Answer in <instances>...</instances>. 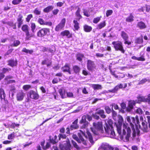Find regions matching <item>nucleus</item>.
I'll list each match as a JSON object with an SVG mask.
<instances>
[{"mask_svg":"<svg viewBox=\"0 0 150 150\" xmlns=\"http://www.w3.org/2000/svg\"><path fill=\"white\" fill-rule=\"evenodd\" d=\"M98 109H96V111H97V113H98V114L100 115V117L103 119L105 118L106 116L105 114V112L103 110H98Z\"/></svg>","mask_w":150,"mask_h":150,"instance_id":"6ab92c4d","label":"nucleus"},{"mask_svg":"<svg viewBox=\"0 0 150 150\" xmlns=\"http://www.w3.org/2000/svg\"><path fill=\"white\" fill-rule=\"evenodd\" d=\"M86 115H83L82 117L80 123L81 127L82 129H86L87 128L88 125V122L86 121Z\"/></svg>","mask_w":150,"mask_h":150,"instance_id":"9b49d317","label":"nucleus"},{"mask_svg":"<svg viewBox=\"0 0 150 150\" xmlns=\"http://www.w3.org/2000/svg\"><path fill=\"white\" fill-rule=\"evenodd\" d=\"M80 9L79 8H78L76 13V15L77 17L76 19L78 21H79L82 17L80 14Z\"/></svg>","mask_w":150,"mask_h":150,"instance_id":"c756f323","label":"nucleus"},{"mask_svg":"<svg viewBox=\"0 0 150 150\" xmlns=\"http://www.w3.org/2000/svg\"><path fill=\"white\" fill-rule=\"evenodd\" d=\"M127 86V84L126 83H125L123 84L120 83L118 84L115 86L114 89L109 90L107 92H111L112 93H116L119 89L122 88H126Z\"/></svg>","mask_w":150,"mask_h":150,"instance_id":"1a4fd4ad","label":"nucleus"},{"mask_svg":"<svg viewBox=\"0 0 150 150\" xmlns=\"http://www.w3.org/2000/svg\"><path fill=\"white\" fill-rule=\"evenodd\" d=\"M84 29L85 31L88 32H90L92 28L90 26L88 25H85L84 26Z\"/></svg>","mask_w":150,"mask_h":150,"instance_id":"4c0bfd02","label":"nucleus"},{"mask_svg":"<svg viewBox=\"0 0 150 150\" xmlns=\"http://www.w3.org/2000/svg\"><path fill=\"white\" fill-rule=\"evenodd\" d=\"M34 13L37 15H39L41 14V11L37 8L34 11Z\"/></svg>","mask_w":150,"mask_h":150,"instance_id":"864d4df0","label":"nucleus"},{"mask_svg":"<svg viewBox=\"0 0 150 150\" xmlns=\"http://www.w3.org/2000/svg\"><path fill=\"white\" fill-rule=\"evenodd\" d=\"M22 1V0H13L12 1V3L14 5H17L20 4Z\"/></svg>","mask_w":150,"mask_h":150,"instance_id":"3c124183","label":"nucleus"},{"mask_svg":"<svg viewBox=\"0 0 150 150\" xmlns=\"http://www.w3.org/2000/svg\"><path fill=\"white\" fill-rule=\"evenodd\" d=\"M106 25L105 22V21L100 23L97 26V28L100 29L104 27Z\"/></svg>","mask_w":150,"mask_h":150,"instance_id":"f704fd0d","label":"nucleus"},{"mask_svg":"<svg viewBox=\"0 0 150 150\" xmlns=\"http://www.w3.org/2000/svg\"><path fill=\"white\" fill-rule=\"evenodd\" d=\"M23 16L21 14H19L17 18V21L18 22H22L23 21V20L22 19Z\"/></svg>","mask_w":150,"mask_h":150,"instance_id":"49530a36","label":"nucleus"},{"mask_svg":"<svg viewBox=\"0 0 150 150\" xmlns=\"http://www.w3.org/2000/svg\"><path fill=\"white\" fill-rule=\"evenodd\" d=\"M134 16L132 13H130L129 16L126 18V21L128 22H132L134 21Z\"/></svg>","mask_w":150,"mask_h":150,"instance_id":"72a5a7b5","label":"nucleus"},{"mask_svg":"<svg viewBox=\"0 0 150 150\" xmlns=\"http://www.w3.org/2000/svg\"><path fill=\"white\" fill-rule=\"evenodd\" d=\"M20 42L18 40H15L13 44H12L11 46H17L20 44Z\"/></svg>","mask_w":150,"mask_h":150,"instance_id":"603ef678","label":"nucleus"},{"mask_svg":"<svg viewBox=\"0 0 150 150\" xmlns=\"http://www.w3.org/2000/svg\"><path fill=\"white\" fill-rule=\"evenodd\" d=\"M134 110L139 115L142 114L143 113V112L142 110L140 108H136V109H134Z\"/></svg>","mask_w":150,"mask_h":150,"instance_id":"c03bdc74","label":"nucleus"},{"mask_svg":"<svg viewBox=\"0 0 150 150\" xmlns=\"http://www.w3.org/2000/svg\"><path fill=\"white\" fill-rule=\"evenodd\" d=\"M78 120L76 119L75 120L71 125L70 128L67 127L66 129L67 131L66 133L67 134H69L70 133V130H72L74 129H76L78 127V126L77 125Z\"/></svg>","mask_w":150,"mask_h":150,"instance_id":"ddd939ff","label":"nucleus"},{"mask_svg":"<svg viewBox=\"0 0 150 150\" xmlns=\"http://www.w3.org/2000/svg\"><path fill=\"white\" fill-rule=\"evenodd\" d=\"M136 123L135 122L136 120L134 117H130L128 116L127 117V121L129 123L132 129L135 130L134 128V125L136 126V128L138 129V126L140 128L141 125H139V122L138 119V117L136 116Z\"/></svg>","mask_w":150,"mask_h":150,"instance_id":"423d86ee","label":"nucleus"},{"mask_svg":"<svg viewBox=\"0 0 150 150\" xmlns=\"http://www.w3.org/2000/svg\"><path fill=\"white\" fill-rule=\"evenodd\" d=\"M72 142L74 147L76 148V149H79V147L77 145L76 143L73 140L72 141Z\"/></svg>","mask_w":150,"mask_h":150,"instance_id":"680f3d73","label":"nucleus"},{"mask_svg":"<svg viewBox=\"0 0 150 150\" xmlns=\"http://www.w3.org/2000/svg\"><path fill=\"white\" fill-rule=\"evenodd\" d=\"M22 30L25 33V39L26 40H31V34H30L29 32V27L27 25H23L22 27Z\"/></svg>","mask_w":150,"mask_h":150,"instance_id":"6e6552de","label":"nucleus"},{"mask_svg":"<svg viewBox=\"0 0 150 150\" xmlns=\"http://www.w3.org/2000/svg\"><path fill=\"white\" fill-rule=\"evenodd\" d=\"M33 17V15L32 14H30L28 15L27 17L26 18V21L27 22H29L30 19Z\"/></svg>","mask_w":150,"mask_h":150,"instance_id":"338daca9","label":"nucleus"},{"mask_svg":"<svg viewBox=\"0 0 150 150\" xmlns=\"http://www.w3.org/2000/svg\"><path fill=\"white\" fill-rule=\"evenodd\" d=\"M117 133L120 136V139L124 142H128L129 138L131 137V131L129 127L125 124H123V129L122 130L120 126H117Z\"/></svg>","mask_w":150,"mask_h":150,"instance_id":"f03ea898","label":"nucleus"},{"mask_svg":"<svg viewBox=\"0 0 150 150\" xmlns=\"http://www.w3.org/2000/svg\"><path fill=\"white\" fill-rule=\"evenodd\" d=\"M62 70L64 72H67L69 74H71L70 68L69 65L67 64H66L64 67H62Z\"/></svg>","mask_w":150,"mask_h":150,"instance_id":"b1692460","label":"nucleus"},{"mask_svg":"<svg viewBox=\"0 0 150 150\" xmlns=\"http://www.w3.org/2000/svg\"><path fill=\"white\" fill-rule=\"evenodd\" d=\"M66 134H59L58 135L59 139L63 141L62 143L60 144L59 146L62 150H70L71 145L69 139L67 138Z\"/></svg>","mask_w":150,"mask_h":150,"instance_id":"7ed1b4c3","label":"nucleus"},{"mask_svg":"<svg viewBox=\"0 0 150 150\" xmlns=\"http://www.w3.org/2000/svg\"><path fill=\"white\" fill-rule=\"evenodd\" d=\"M15 137L14 134V133H12L8 136V139H13Z\"/></svg>","mask_w":150,"mask_h":150,"instance_id":"bf43d9fd","label":"nucleus"},{"mask_svg":"<svg viewBox=\"0 0 150 150\" xmlns=\"http://www.w3.org/2000/svg\"><path fill=\"white\" fill-rule=\"evenodd\" d=\"M94 114L92 115L93 117L95 119L98 120L100 118L99 116L98 115V113H97V111Z\"/></svg>","mask_w":150,"mask_h":150,"instance_id":"4d7b16f0","label":"nucleus"},{"mask_svg":"<svg viewBox=\"0 0 150 150\" xmlns=\"http://www.w3.org/2000/svg\"><path fill=\"white\" fill-rule=\"evenodd\" d=\"M59 93L62 98L66 97V93H65V90L64 89H60L59 91Z\"/></svg>","mask_w":150,"mask_h":150,"instance_id":"5701e85b","label":"nucleus"},{"mask_svg":"<svg viewBox=\"0 0 150 150\" xmlns=\"http://www.w3.org/2000/svg\"><path fill=\"white\" fill-rule=\"evenodd\" d=\"M100 17H98L95 18L93 20V23H97L100 20Z\"/></svg>","mask_w":150,"mask_h":150,"instance_id":"13d9d810","label":"nucleus"},{"mask_svg":"<svg viewBox=\"0 0 150 150\" xmlns=\"http://www.w3.org/2000/svg\"><path fill=\"white\" fill-rule=\"evenodd\" d=\"M8 65L11 67H13L14 66H16L17 62L16 61H14L13 60H10L8 61Z\"/></svg>","mask_w":150,"mask_h":150,"instance_id":"bb28decb","label":"nucleus"},{"mask_svg":"<svg viewBox=\"0 0 150 150\" xmlns=\"http://www.w3.org/2000/svg\"><path fill=\"white\" fill-rule=\"evenodd\" d=\"M74 23V27L76 30H78L79 28V23L78 21L76 20H74L73 21Z\"/></svg>","mask_w":150,"mask_h":150,"instance_id":"2f4dec72","label":"nucleus"},{"mask_svg":"<svg viewBox=\"0 0 150 150\" xmlns=\"http://www.w3.org/2000/svg\"><path fill=\"white\" fill-rule=\"evenodd\" d=\"M11 69L9 68H4L2 69V73H3V74H5L6 73L11 71Z\"/></svg>","mask_w":150,"mask_h":150,"instance_id":"a18cd8bd","label":"nucleus"},{"mask_svg":"<svg viewBox=\"0 0 150 150\" xmlns=\"http://www.w3.org/2000/svg\"><path fill=\"white\" fill-rule=\"evenodd\" d=\"M92 86L95 90L100 89L102 88L101 86L99 84H93Z\"/></svg>","mask_w":150,"mask_h":150,"instance_id":"58836bf2","label":"nucleus"},{"mask_svg":"<svg viewBox=\"0 0 150 150\" xmlns=\"http://www.w3.org/2000/svg\"><path fill=\"white\" fill-rule=\"evenodd\" d=\"M96 66L93 61L88 60L87 61V68L88 70L92 71L95 68Z\"/></svg>","mask_w":150,"mask_h":150,"instance_id":"4468645a","label":"nucleus"},{"mask_svg":"<svg viewBox=\"0 0 150 150\" xmlns=\"http://www.w3.org/2000/svg\"><path fill=\"white\" fill-rule=\"evenodd\" d=\"M137 98L138 99V101L140 102H147L146 99V96H142L141 95H139L137 96Z\"/></svg>","mask_w":150,"mask_h":150,"instance_id":"393cba45","label":"nucleus"},{"mask_svg":"<svg viewBox=\"0 0 150 150\" xmlns=\"http://www.w3.org/2000/svg\"><path fill=\"white\" fill-rule=\"evenodd\" d=\"M78 137L76 134H73L72 137L73 138L76 140L77 142L82 145V146H86L88 142L87 139L91 144L93 143V141L91 134L88 131H87L86 134L80 130L78 133Z\"/></svg>","mask_w":150,"mask_h":150,"instance_id":"f257e3e1","label":"nucleus"},{"mask_svg":"<svg viewBox=\"0 0 150 150\" xmlns=\"http://www.w3.org/2000/svg\"><path fill=\"white\" fill-rule=\"evenodd\" d=\"M6 95L4 90L2 88H0V98L1 99L4 100Z\"/></svg>","mask_w":150,"mask_h":150,"instance_id":"7c9ffc66","label":"nucleus"},{"mask_svg":"<svg viewBox=\"0 0 150 150\" xmlns=\"http://www.w3.org/2000/svg\"><path fill=\"white\" fill-rule=\"evenodd\" d=\"M45 51L50 52L52 53L53 54L55 51V47L54 46H52L49 48H45Z\"/></svg>","mask_w":150,"mask_h":150,"instance_id":"c85d7f7f","label":"nucleus"},{"mask_svg":"<svg viewBox=\"0 0 150 150\" xmlns=\"http://www.w3.org/2000/svg\"><path fill=\"white\" fill-rule=\"evenodd\" d=\"M66 21V19L65 18H63L60 23L56 26L55 29V30L58 31L62 29L65 26Z\"/></svg>","mask_w":150,"mask_h":150,"instance_id":"9d476101","label":"nucleus"},{"mask_svg":"<svg viewBox=\"0 0 150 150\" xmlns=\"http://www.w3.org/2000/svg\"><path fill=\"white\" fill-rule=\"evenodd\" d=\"M109 69L110 70V72L111 74L113 75L116 78H118V76L117 75H116V74H115V71H113L111 69V68H110V66H109Z\"/></svg>","mask_w":150,"mask_h":150,"instance_id":"5fc2aeb1","label":"nucleus"},{"mask_svg":"<svg viewBox=\"0 0 150 150\" xmlns=\"http://www.w3.org/2000/svg\"><path fill=\"white\" fill-rule=\"evenodd\" d=\"M73 69L74 72L76 74L79 73L80 71V68L76 65L74 66L73 67Z\"/></svg>","mask_w":150,"mask_h":150,"instance_id":"ea45409f","label":"nucleus"},{"mask_svg":"<svg viewBox=\"0 0 150 150\" xmlns=\"http://www.w3.org/2000/svg\"><path fill=\"white\" fill-rule=\"evenodd\" d=\"M147 81L146 79H144L140 81L139 83V84H143Z\"/></svg>","mask_w":150,"mask_h":150,"instance_id":"e2e57ef3","label":"nucleus"},{"mask_svg":"<svg viewBox=\"0 0 150 150\" xmlns=\"http://www.w3.org/2000/svg\"><path fill=\"white\" fill-rule=\"evenodd\" d=\"M105 109L106 112L108 114L112 112L111 110L108 106H105Z\"/></svg>","mask_w":150,"mask_h":150,"instance_id":"de8ad7c7","label":"nucleus"},{"mask_svg":"<svg viewBox=\"0 0 150 150\" xmlns=\"http://www.w3.org/2000/svg\"><path fill=\"white\" fill-rule=\"evenodd\" d=\"M106 133L108 137L111 138H115L116 134L112 124L109 123H106L104 126Z\"/></svg>","mask_w":150,"mask_h":150,"instance_id":"39448f33","label":"nucleus"},{"mask_svg":"<svg viewBox=\"0 0 150 150\" xmlns=\"http://www.w3.org/2000/svg\"><path fill=\"white\" fill-rule=\"evenodd\" d=\"M25 96V93L23 91L18 92L16 96L17 100L18 101H21L23 100L24 97Z\"/></svg>","mask_w":150,"mask_h":150,"instance_id":"f3484780","label":"nucleus"},{"mask_svg":"<svg viewBox=\"0 0 150 150\" xmlns=\"http://www.w3.org/2000/svg\"><path fill=\"white\" fill-rule=\"evenodd\" d=\"M29 95L31 98L34 99H37L39 97L38 94L35 91L32 90L29 92Z\"/></svg>","mask_w":150,"mask_h":150,"instance_id":"a211bd4d","label":"nucleus"},{"mask_svg":"<svg viewBox=\"0 0 150 150\" xmlns=\"http://www.w3.org/2000/svg\"><path fill=\"white\" fill-rule=\"evenodd\" d=\"M142 127L141 126L140 128L138 126L139 129H141L144 132H146L147 129V126L146 122H142Z\"/></svg>","mask_w":150,"mask_h":150,"instance_id":"4be33fe9","label":"nucleus"},{"mask_svg":"<svg viewBox=\"0 0 150 150\" xmlns=\"http://www.w3.org/2000/svg\"><path fill=\"white\" fill-rule=\"evenodd\" d=\"M146 99L147 102L150 104V94H149L147 96H146Z\"/></svg>","mask_w":150,"mask_h":150,"instance_id":"774afa93","label":"nucleus"},{"mask_svg":"<svg viewBox=\"0 0 150 150\" xmlns=\"http://www.w3.org/2000/svg\"><path fill=\"white\" fill-rule=\"evenodd\" d=\"M98 150H119L118 148H115L114 150L113 149L111 148L109 149L108 146L107 145H102L101 148L99 149Z\"/></svg>","mask_w":150,"mask_h":150,"instance_id":"412c9836","label":"nucleus"},{"mask_svg":"<svg viewBox=\"0 0 150 150\" xmlns=\"http://www.w3.org/2000/svg\"><path fill=\"white\" fill-rule=\"evenodd\" d=\"M45 21L41 18H39L38 20V22L41 25H44Z\"/></svg>","mask_w":150,"mask_h":150,"instance_id":"8fccbe9b","label":"nucleus"},{"mask_svg":"<svg viewBox=\"0 0 150 150\" xmlns=\"http://www.w3.org/2000/svg\"><path fill=\"white\" fill-rule=\"evenodd\" d=\"M137 26L141 29H144L146 28L145 24L142 21L138 23H137Z\"/></svg>","mask_w":150,"mask_h":150,"instance_id":"473e14b6","label":"nucleus"},{"mask_svg":"<svg viewBox=\"0 0 150 150\" xmlns=\"http://www.w3.org/2000/svg\"><path fill=\"white\" fill-rule=\"evenodd\" d=\"M57 137L56 136H55L54 137L52 140H50L51 142L53 144H54L56 143H57L58 141L57 139Z\"/></svg>","mask_w":150,"mask_h":150,"instance_id":"09e8293b","label":"nucleus"},{"mask_svg":"<svg viewBox=\"0 0 150 150\" xmlns=\"http://www.w3.org/2000/svg\"><path fill=\"white\" fill-rule=\"evenodd\" d=\"M61 35L64 36H66L69 38L71 36V35L69 31L68 30H65L64 31L61 32Z\"/></svg>","mask_w":150,"mask_h":150,"instance_id":"cd10ccee","label":"nucleus"},{"mask_svg":"<svg viewBox=\"0 0 150 150\" xmlns=\"http://www.w3.org/2000/svg\"><path fill=\"white\" fill-rule=\"evenodd\" d=\"M93 127H91V129L95 134L99 135L104 132L103 124L101 122H93Z\"/></svg>","mask_w":150,"mask_h":150,"instance_id":"20e7f679","label":"nucleus"},{"mask_svg":"<svg viewBox=\"0 0 150 150\" xmlns=\"http://www.w3.org/2000/svg\"><path fill=\"white\" fill-rule=\"evenodd\" d=\"M54 8V6L52 5L49 6L45 8L43 11L46 13H48L50 11L53 10Z\"/></svg>","mask_w":150,"mask_h":150,"instance_id":"a878e982","label":"nucleus"},{"mask_svg":"<svg viewBox=\"0 0 150 150\" xmlns=\"http://www.w3.org/2000/svg\"><path fill=\"white\" fill-rule=\"evenodd\" d=\"M140 57H137L135 56H133L132 57V59L134 60H137L139 61H144L145 60V54L144 53L140 52Z\"/></svg>","mask_w":150,"mask_h":150,"instance_id":"2eb2a0df","label":"nucleus"},{"mask_svg":"<svg viewBox=\"0 0 150 150\" xmlns=\"http://www.w3.org/2000/svg\"><path fill=\"white\" fill-rule=\"evenodd\" d=\"M113 11L112 10H108L107 11L106 14L107 17H108L111 15Z\"/></svg>","mask_w":150,"mask_h":150,"instance_id":"6e6d98bb","label":"nucleus"},{"mask_svg":"<svg viewBox=\"0 0 150 150\" xmlns=\"http://www.w3.org/2000/svg\"><path fill=\"white\" fill-rule=\"evenodd\" d=\"M32 142H27L25 144H24L23 145L24 147H28L31 144Z\"/></svg>","mask_w":150,"mask_h":150,"instance_id":"0e129e2a","label":"nucleus"},{"mask_svg":"<svg viewBox=\"0 0 150 150\" xmlns=\"http://www.w3.org/2000/svg\"><path fill=\"white\" fill-rule=\"evenodd\" d=\"M112 44L114 45V48L116 50H119L124 53L125 50L123 49L122 43L120 41H114L112 42Z\"/></svg>","mask_w":150,"mask_h":150,"instance_id":"0eeeda50","label":"nucleus"},{"mask_svg":"<svg viewBox=\"0 0 150 150\" xmlns=\"http://www.w3.org/2000/svg\"><path fill=\"white\" fill-rule=\"evenodd\" d=\"M13 78V77L12 76H10V75L8 76H6V77L5 78L4 80L5 81V82L8 81V79H12Z\"/></svg>","mask_w":150,"mask_h":150,"instance_id":"69168bd1","label":"nucleus"},{"mask_svg":"<svg viewBox=\"0 0 150 150\" xmlns=\"http://www.w3.org/2000/svg\"><path fill=\"white\" fill-rule=\"evenodd\" d=\"M136 101H137L130 100L129 101L128 106L127 108V111L130 112L133 108L134 106L135 105Z\"/></svg>","mask_w":150,"mask_h":150,"instance_id":"dca6fc26","label":"nucleus"},{"mask_svg":"<svg viewBox=\"0 0 150 150\" xmlns=\"http://www.w3.org/2000/svg\"><path fill=\"white\" fill-rule=\"evenodd\" d=\"M83 13L84 15L87 17H89L90 16V13L88 10L85 8H83Z\"/></svg>","mask_w":150,"mask_h":150,"instance_id":"37998d69","label":"nucleus"},{"mask_svg":"<svg viewBox=\"0 0 150 150\" xmlns=\"http://www.w3.org/2000/svg\"><path fill=\"white\" fill-rule=\"evenodd\" d=\"M84 57L83 54L80 53H78L76 55L77 59L79 61H81Z\"/></svg>","mask_w":150,"mask_h":150,"instance_id":"e433bc0d","label":"nucleus"},{"mask_svg":"<svg viewBox=\"0 0 150 150\" xmlns=\"http://www.w3.org/2000/svg\"><path fill=\"white\" fill-rule=\"evenodd\" d=\"M50 32V30L47 28H42L37 33V36L39 37H42L47 35Z\"/></svg>","mask_w":150,"mask_h":150,"instance_id":"f8f14e48","label":"nucleus"},{"mask_svg":"<svg viewBox=\"0 0 150 150\" xmlns=\"http://www.w3.org/2000/svg\"><path fill=\"white\" fill-rule=\"evenodd\" d=\"M30 28L32 32L30 33V34H32L31 35V38L34 37L35 35V29L36 28V25L34 23H32L31 24Z\"/></svg>","mask_w":150,"mask_h":150,"instance_id":"aec40b11","label":"nucleus"},{"mask_svg":"<svg viewBox=\"0 0 150 150\" xmlns=\"http://www.w3.org/2000/svg\"><path fill=\"white\" fill-rule=\"evenodd\" d=\"M22 51L23 52H25L27 54L28 53L30 54H32L33 52V50H29L26 49L25 48H24L23 49V50H22Z\"/></svg>","mask_w":150,"mask_h":150,"instance_id":"79ce46f5","label":"nucleus"},{"mask_svg":"<svg viewBox=\"0 0 150 150\" xmlns=\"http://www.w3.org/2000/svg\"><path fill=\"white\" fill-rule=\"evenodd\" d=\"M31 87V86L29 85H25L23 86V88L24 90L27 91Z\"/></svg>","mask_w":150,"mask_h":150,"instance_id":"052dcab7","label":"nucleus"},{"mask_svg":"<svg viewBox=\"0 0 150 150\" xmlns=\"http://www.w3.org/2000/svg\"><path fill=\"white\" fill-rule=\"evenodd\" d=\"M143 42L142 38L139 37L136 38L135 40V42L137 44H141Z\"/></svg>","mask_w":150,"mask_h":150,"instance_id":"a19ab883","label":"nucleus"},{"mask_svg":"<svg viewBox=\"0 0 150 150\" xmlns=\"http://www.w3.org/2000/svg\"><path fill=\"white\" fill-rule=\"evenodd\" d=\"M121 36L123 39L125 40H127L128 38L127 34L124 31H122L121 34Z\"/></svg>","mask_w":150,"mask_h":150,"instance_id":"c9c22d12","label":"nucleus"}]
</instances>
